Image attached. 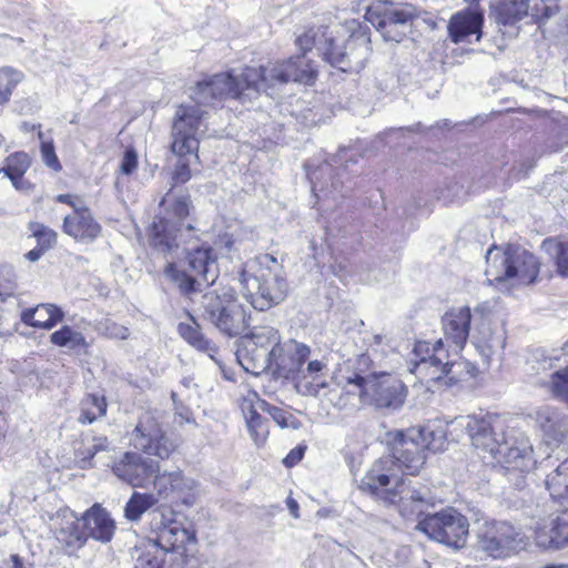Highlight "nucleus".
Returning <instances> with one entry per match:
<instances>
[{"label": "nucleus", "instance_id": "a18cd8bd", "mask_svg": "<svg viewBox=\"0 0 568 568\" xmlns=\"http://www.w3.org/2000/svg\"><path fill=\"white\" fill-rule=\"evenodd\" d=\"M257 408L267 413L273 420L282 428H297V422L293 415L281 407L274 406L264 399L257 398Z\"/></svg>", "mask_w": 568, "mask_h": 568}, {"label": "nucleus", "instance_id": "09e8293b", "mask_svg": "<svg viewBox=\"0 0 568 568\" xmlns=\"http://www.w3.org/2000/svg\"><path fill=\"white\" fill-rule=\"evenodd\" d=\"M324 367H325V365L321 361L315 359V361H311L307 364L306 374H305V372L302 373L305 378L306 377L312 378V381L310 383L311 385L307 390V393L310 395L316 396V395H318L321 388H324L327 386L326 383L320 381V373L323 371Z\"/></svg>", "mask_w": 568, "mask_h": 568}, {"label": "nucleus", "instance_id": "a211bd4d", "mask_svg": "<svg viewBox=\"0 0 568 568\" xmlns=\"http://www.w3.org/2000/svg\"><path fill=\"white\" fill-rule=\"evenodd\" d=\"M131 444L134 448L161 459L169 458L174 450L173 443L165 436L158 420L149 413L143 414L139 419L131 434Z\"/></svg>", "mask_w": 568, "mask_h": 568}, {"label": "nucleus", "instance_id": "052dcab7", "mask_svg": "<svg viewBox=\"0 0 568 568\" xmlns=\"http://www.w3.org/2000/svg\"><path fill=\"white\" fill-rule=\"evenodd\" d=\"M3 567L4 568H30L29 566H27L23 562V559L17 554L11 555L9 557V559L4 560Z\"/></svg>", "mask_w": 568, "mask_h": 568}, {"label": "nucleus", "instance_id": "473e14b6", "mask_svg": "<svg viewBox=\"0 0 568 568\" xmlns=\"http://www.w3.org/2000/svg\"><path fill=\"white\" fill-rule=\"evenodd\" d=\"M63 311L54 304H40L21 313V322L28 326L51 329L63 320Z\"/></svg>", "mask_w": 568, "mask_h": 568}, {"label": "nucleus", "instance_id": "cd10ccee", "mask_svg": "<svg viewBox=\"0 0 568 568\" xmlns=\"http://www.w3.org/2000/svg\"><path fill=\"white\" fill-rule=\"evenodd\" d=\"M85 541L92 538L102 544L109 542L115 531V523L109 511L100 504H94L82 515Z\"/></svg>", "mask_w": 568, "mask_h": 568}, {"label": "nucleus", "instance_id": "4d7b16f0", "mask_svg": "<svg viewBox=\"0 0 568 568\" xmlns=\"http://www.w3.org/2000/svg\"><path fill=\"white\" fill-rule=\"evenodd\" d=\"M234 244L232 235L223 234L215 241L213 250L215 253L219 251L220 254L229 253L233 250Z\"/></svg>", "mask_w": 568, "mask_h": 568}, {"label": "nucleus", "instance_id": "393cba45", "mask_svg": "<svg viewBox=\"0 0 568 568\" xmlns=\"http://www.w3.org/2000/svg\"><path fill=\"white\" fill-rule=\"evenodd\" d=\"M53 530L57 540L70 550L80 549L85 544L82 517L79 518L70 509L57 513L53 518Z\"/></svg>", "mask_w": 568, "mask_h": 568}, {"label": "nucleus", "instance_id": "79ce46f5", "mask_svg": "<svg viewBox=\"0 0 568 568\" xmlns=\"http://www.w3.org/2000/svg\"><path fill=\"white\" fill-rule=\"evenodd\" d=\"M106 412V402L103 396L89 394L81 403V414L78 420L81 424H92Z\"/></svg>", "mask_w": 568, "mask_h": 568}, {"label": "nucleus", "instance_id": "3c124183", "mask_svg": "<svg viewBox=\"0 0 568 568\" xmlns=\"http://www.w3.org/2000/svg\"><path fill=\"white\" fill-rule=\"evenodd\" d=\"M322 32H327L326 29H310L304 34H301L296 38V44L298 48L305 53L311 50L313 47L317 49L320 44L323 42Z\"/></svg>", "mask_w": 568, "mask_h": 568}, {"label": "nucleus", "instance_id": "f03ea898", "mask_svg": "<svg viewBox=\"0 0 568 568\" xmlns=\"http://www.w3.org/2000/svg\"><path fill=\"white\" fill-rule=\"evenodd\" d=\"M387 437L390 455L377 460L361 480L359 488L371 495H377L392 480L398 481L394 468L407 475H417L426 462V453L419 442L423 433L417 427L389 432Z\"/></svg>", "mask_w": 568, "mask_h": 568}, {"label": "nucleus", "instance_id": "423d86ee", "mask_svg": "<svg viewBox=\"0 0 568 568\" xmlns=\"http://www.w3.org/2000/svg\"><path fill=\"white\" fill-rule=\"evenodd\" d=\"M540 271V262L529 251L508 244L505 247L491 246L486 253L485 275L490 285L500 290L529 285Z\"/></svg>", "mask_w": 568, "mask_h": 568}, {"label": "nucleus", "instance_id": "72a5a7b5", "mask_svg": "<svg viewBox=\"0 0 568 568\" xmlns=\"http://www.w3.org/2000/svg\"><path fill=\"white\" fill-rule=\"evenodd\" d=\"M529 14V0H503L495 9V20L504 27H513Z\"/></svg>", "mask_w": 568, "mask_h": 568}, {"label": "nucleus", "instance_id": "412c9836", "mask_svg": "<svg viewBox=\"0 0 568 568\" xmlns=\"http://www.w3.org/2000/svg\"><path fill=\"white\" fill-rule=\"evenodd\" d=\"M535 542L544 550H564L568 548V508L538 523L535 528Z\"/></svg>", "mask_w": 568, "mask_h": 568}, {"label": "nucleus", "instance_id": "6e6d98bb", "mask_svg": "<svg viewBox=\"0 0 568 568\" xmlns=\"http://www.w3.org/2000/svg\"><path fill=\"white\" fill-rule=\"evenodd\" d=\"M104 333L113 338L125 339L129 335V329L114 322L106 321L104 324Z\"/></svg>", "mask_w": 568, "mask_h": 568}, {"label": "nucleus", "instance_id": "5701e85b", "mask_svg": "<svg viewBox=\"0 0 568 568\" xmlns=\"http://www.w3.org/2000/svg\"><path fill=\"white\" fill-rule=\"evenodd\" d=\"M377 498L383 499L388 504H397L400 515L405 518L416 516L422 519L425 515V510L429 506V500L425 496V493L416 489H387L383 487L379 489Z\"/></svg>", "mask_w": 568, "mask_h": 568}, {"label": "nucleus", "instance_id": "ddd939ff", "mask_svg": "<svg viewBox=\"0 0 568 568\" xmlns=\"http://www.w3.org/2000/svg\"><path fill=\"white\" fill-rule=\"evenodd\" d=\"M415 529L425 534L430 540L458 550L466 546L469 523L463 514L454 508H447L425 515L418 519Z\"/></svg>", "mask_w": 568, "mask_h": 568}, {"label": "nucleus", "instance_id": "49530a36", "mask_svg": "<svg viewBox=\"0 0 568 568\" xmlns=\"http://www.w3.org/2000/svg\"><path fill=\"white\" fill-rule=\"evenodd\" d=\"M28 229L37 240V246L48 251L57 243V233L41 223L30 222Z\"/></svg>", "mask_w": 568, "mask_h": 568}, {"label": "nucleus", "instance_id": "2f4dec72", "mask_svg": "<svg viewBox=\"0 0 568 568\" xmlns=\"http://www.w3.org/2000/svg\"><path fill=\"white\" fill-rule=\"evenodd\" d=\"M151 483L158 495L163 497L192 488V481L183 476L179 467L168 469L159 465V470L155 471Z\"/></svg>", "mask_w": 568, "mask_h": 568}, {"label": "nucleus", "instance_id": "39448f33", "mask_svg": "<svg viewBox=\"0 0 568 568\" xmlns=\"http://www.w3.org/2000/svg\"><path fill=\"white\" fill-rule=\"evenodd\" d=\"M371 357L361 354L355 361L354 372L342 377L347 398L366 396L378 408H400L406 399V386L389 374L371 372Z\"/></svg>", "mask_w": 568, "mask_h": 568}, {"label": "nucleus", "instance_id": "bf43d9fd", "mask_svg": "<svg viewBox=\"0 0 568 568\" xmlns=\"http://www.w3.org/2000/svg\"><path fill=\"white\" fill-rule=\"evenodd\" d=\"M108 447H109V442L105 436L94 437L91 447H89V449H88L89 457L93 458L95 454H98L99 452L106 450Z\"/></svg>", "mask_w": 568, "mask_h": 568}, {"label": "nucleus", "instance_id": "58836bf2", "mask_svg": "<svg viewBox=\"0 0 568 568\" xmlns=\"http://www.w3.org/2000/svg\"><path fill=\"white\" fill-rule=\"evenodd\" d=\"M158 499L152 494L134 491L124 507V517L136 521L141 516L156 504Z\"/></svg>", "mask_w": 568, "mask_h": 568}, {"label": "nucleus", "instance_id": "338daca9", "mask_svg": "<svg viewBox=\"0 0 568 568\" xmlns=\"http://www.w3.org/2000/svg\"><path fill=\"white\" fill-rule=\"evenodd\" d=\"M20 129L24 132H31L36 129V124H30L28 122H23L21 125H20Z\"/></svg>", "mask_w": 568, "mask_h": 568}, {"label": "nucleus", "instance_id": "f257e3e1", "mask_svg": "<svg viewBox=\"0 0 568 568\" xmlns=\"http://www.w3.org/2000/svg\"><path fill=\"white\" fill-rule=\"evenodd\" d=\"M315 78L313 63L304 55H297L282 62H268L260 68L233 69L205 78L191 89L190 97L196 103L214 108L226 99L251 101L261 92L272 97L271 90L277 84L290 81L310 84Z\"/></svg>", "mask_w": 568, "mask_h": 568}, {"label": "nucleus", "instance_id": "de8ad7c7", "mask_svg": "<svg viewBox=\"0 0 568 568\" xmlns=\"http://www.w3.org/2000/svg\"><path fill=\"white\" fill-rule=\"evenodd\" d=\"M558 6L551 0H537L534 6L529 4V14L536 23H542L547 19L555 16Z\"/></svg>", "mask_w": 568, "mask_h": 568}, {"label": "nucleus", "instance_id": "a878e982", "mask_svg": "<svg viewBox=\"0 0 568 568\" xmlns=\"http://www.w3.org/2000/svg\"><path fill=\"white\" fill-rule=\"evenodd\" d=\"M505 343L506 335L501 328L493 329L485 318L476 324L473 344L488 366L495 356H501Z\"/></svg>", "mask_w": 568, "mask_h": 568}, {"label": "nucleus", "instance_id": "603ef678", "mask_svg": "<svg viewBox=\"0 0 568 568\" xmlns=\"http://www.w3.org/2000/svg\"><path fill=\"white\" fill-rule=\"evenodd\" d=\"M551 389L555 395L568 400V367L559 369L551 375Z\"/></svg>", "mask_w": 568, "mask_h": 568}, {"label": "nucleus", "instance_id": "680f3d73", "mask_svg": "<svg viewBox=\"0 0 568 568\" xmlns=\"http://www.w3.org/2000/svg\"><path fill=\"white\" fill-rule=\"evenodd\" d=\"M175 412H176V415L183 420V422H186V423H193L194 419L192 418L191 416V412L189 410V408L184 407L183 405H180V406H175Z\"/></svg>", "mask_w": 568, "mask_h": 568}, {"label": "nucleus", "instance_id": "4c0bfd02", "mask_svg": "<svg viewBox=\"0 0 568 568\" xmlns=\"http://www.w3.org/2000/svg\"><path fill=\"white\" fill-rule=\"evenodd\" d=\"M30 158L26 152H16L6 159V165L0 169L12 182L16 189H20L23 175L30 166Z\"/></svg>", "mask_w": 568, "mask_h": 568}, {"label": "nucleus", "instance_id": "20e7f679", "mask_svg": "<svg viewBox=\"0 0 568 568\" xmlns=\"http://www.w3.org/2000/svg\"><path fill=\"white\" fill-rule=\"evenodd\" d=\"M409 371L426 383H443L453 386L458 382L474 377L476 366L465 358L449 359L444 339L435 343L418 341L415 343Z\"/></svg>", "mask_w": 568, "mask_h": 568}, {"label": "nucleus", "instance_id": "c85d7f7f", "mask_svg": "<svg viewBox=\"0 0 568 568\" xmlns=\"http://www.w3.org/2000/svg\"><path fill=\"white\" fill-rule=\"evenodd\" d=\"M484 14L478 11H462L454 14L448 23V32L454 43L464 41L470 34H477L476 41L481 37Z\"/></svg>", "mask_w": 568, "mask_h": 568}, {"label": "nucleus", "instance_id": "c9c22d12", "mask_svg": "<svg viewBox=\"0 0 568 568\" xmlns=\"http://www.w3.org/2000/svg\"><path fill=\"white\" fill-rule=\"evenodd\" d=\"M178 333L186 343L201 352L214 349L211 341L205 338L199 323L192 315H190V323H180L178 325Z\"/></svg>", "mask_w": 568, "mask_h": 568}, {"label": "nucleus", "instance_id": "b1692460", "mask_svg": "<svg viewBox=\"0 0 568 568\" xmlns=\"http://www.w3.org/2000/svg\"><path fill=\"white\" fill-rule=\"evenodd\" d=\"M311 349L305 344L298 343L294 339L281 344V351L274 356L272 368L284 378H295L302 369L304 363L310 357Z\"/></svg>", "mask_w": 568, "mask_h": 568}, {"label": "nucleus", "instance_id": "5fc2aeb1", "mask_svg": "<svg viewBox=\"0 0 568 568\" xmlns=\"http://www.w3.org/2000/svg\"><path fill=\"white\" fill-rule=\"evenodd\" d=\"M138 165V156L133 150H126L122 159L120 170L123 174H131Z\"/></svg>", "mask_w": 568, "mask_h": 568}, {"label": "nucleus", "instance_id": "c03bdc74", "mask_svg": "<svg viewBox=\"0 0 568 568\" xmlns=\"http://www.w3.org/2000/svg\"><path fill=\"white\" fill-rule=\"evenodd\" d=\"M417 429L423 433V439H419V442L423 443V448L425 452L429 450L436 453L444 449L446 443V432L440 426H425Z\"/></svg>", "mask_w": 568, "mask_h": 568}, {"label": "nucleus", "instance_id": "774afa93", "mask_svg": "<svg viewBox=\"0 0 568 568\" xmlns=\"http://www.w3.org/2000/svg\"><path fill=\"white\" fill-rule=\"evenodd\" d=\"M542 568H568L567 564H549L544 566Z\"/></svg>", "mask_w": 568, "mask_h": 568}, {"label": "nucleus", "instance_id": "e2e57ef3", "mask_svg": "<svg viewBox=\"0 0 568 568\" xmlns=\"http://www.w3.org/2000/svg\"><path fill=\"white\" fill-rule=\"evenodd\" d=\"M44 252L47 251L37 246L26 254V258L30 262H37L44 254Z\"/></svg>", "mask_w": 568, "mask_h": 568}, {"label": "nucleus", "instance_id": "864d4df0", "mask_svg": "<svg viewBox=\"0 0 568 568\" xmlns=\"http://www.w3.org/2000/svg\"><path fill=\"white\" fill-rule=\"evenodd\" d=\"M41 155L43 162L55 171L61 169L60 162L55 155L54 146L51 142H42Z\"/></svg>", "mask_w": 568, "mask_h": 568}, {"label": "nucleus", "instance_id": "aec40b11", "mask_svg": "<svg viewBox=\"0 0 568 568\" xmlns=\"http://www.w3.org/2000/svg\"><path fill=\"white\" fill-rule=\"evenodd\" d=\"M479 547L493 558H504L520 547V534L506 521L487 525L479 534Z\"/></svg>", "mask_w": 568, "mask_h": 568}, {"label": "nucleus", "instance_id": "0e129e2a", "mask_svg": "<svg viewBox=\"0 0 568 568\" xmlns=\"http://www.w3.org/2000/svg\"><path fill=\"white\" fill-rule=\"evenodd\" d=\"M286 505H287V508H288L291 515L294 518H298L300 514H298V504H297V501L295 499H293V498H287Z\"/></svg>", "mask_w": 568, "mask_h": 568}, {"label": "nucleus", "instance_id": "1a4fd4ad", "mask_svg": "<svg viewBox=\"0 0 568 568\" xmlns=\"http://www.w3.org/2000/svg\"><path fill=\"white\" fill-rule=\"evenodd\" d=\"M191 201L187 195H172L168 193L160 206L164 215H158L150 229V245L172 257H179L180 242L184 237H192L193 226L184 224V219L190 214Z\"/></svg>", "mask_w": 568, "mask_h": 568}, {"label": "nucleus", "instance_id": "4468645a", "mask_svg": "<svg viewBox=\"0 0 568 568\" xmlns=\"http://www.w3.org/2000/svg\"><path fill=\"white\" fill-rule=\"evenodd\" d=\"M417 17L416 8L409 3L377 1L368 7L365 19L382 34L384 40L400 42Z\"/></svg>", "mask_w": 568, "mask_h": 568}, {"label": "nucleus", "instance_id": "0eeeda50", "mask_svg": "<svg viewBox=\"0 0 568 568\" xmlns=\"http://www.w3.org/2000/svg\"><path fill=\"white\" fill-rule=\"evenodd\" d=\"M179 242L180 247L183 246L186 268L180 270L174 262H170L164 268V275L176 285L182 295L191 296L217 280V253L212 246L193 242L191 237Z\"/></svg>", "mask_w": 568, "mask_h": 568}, {"label": "nucleus", "instance_id": "f8f14e48", "mask_svg": "<svg viewBox=\"0 0 568 568\" xmlns=\"http://www.w3.org/2000/svg\"><path fill=\"white\" fill-rule=\"evenodd\" d=\"M323 42L317 47L323 60L343 72H359L369 54V39L364 32L353 33L341 42L327 32H322Z\"/></svg>", "mask_w": 568, "mask_h": 568}, {"label": "nucleus", "instance_id": "7c9ffc66", "mask_svg": "<svg viewBox=\"0 0 568 568\" xmlns=\"http://www.w3.org/2000/svg\"><path fill=\"white\" fill-rule=\"evenodd\" d=\"M534 418L547 443H560L565 438L567 422L557 408L541 407L536 410Z\"/></svg>", "mask_w": 568, "mask_h": 568}, {"label": "nucleus", "instance_id": "13d9d810", "mask_svg": "<svg viewBox=\"0 0 568 568\" xmlns=\"http://www.w3.org/2000/svg\"><path fill=\"white\" fill-rule=\"evenodd\" d=\"M304 453H305V446H296L295 448H293L287 455L286 457L283 459V464L286 466V467H293L295 466L298 462L302 460L303 456H304Z\"/></svg>", "mask_w": 568, "mask_h": 568}, {"label": "nucleus", "instance_id": "37998d69", "mask_svg": "<svg viewBox=\"0 0 568 568\" xmlns=\"http://www.w3.org/2000/svg\"><path fill=\"white\" fill-rule=\"evenodd\" d=\"M23 80V73L12 67L0 68V105L11 99L16 87Z\"/></svg>", "mask_w": 568, "mask_h": 568}, {"label": "nucleus", "instance_id": "4be33fe9", "mask_svg": "<svg viewBox=\"0 0 568 568\" xmlns=\"http://www.w3.org/2000/svg\"><path fill=\"white\" fill-rule=\"evenodd\" d=\"M473 321L471 311L468 306L454 307L447 311L442 317L444 344H449L454 352L459 353L469 337L470 324Z\"/></svg>", "mask_w": 568, "mask_h": 568}, {"label": "nucleus", "instance_id": "dca6fc26", "mask_svg": "<svg viewBox=\"0 0 568 568\" xmlns=\"http://www.w3.org/2000/svg\"><path fill=\"white\" fill-rule=\"evenodd\" d=\"M151 528L156 532V538L150 540L148 546L164 552L185 550L187 544H195L196 537L193 530L174 518V513L165 507L158 508L151 513Z\"/></svg>", "mask_w": 568, "mask_h": 568}, {"label": "nucleus", "instance_id": "2eb2a0df", "mask_svg": "<svg viewBox=\"0 0 568 568\" xmlns=\"http://www.w3.org/2000/svg\"><path fill=\"white\" fill-rule=\"evenodd\" d=\"M452 424L465 428L475 448L488 453L491 457L504 435H507L504 419L498 415L478 414L456 417Z\"/></svg>", "mask_w": 568, "mask_h": 568}, {"label": "nucleus", "instance_id": "c756f323", "mask_svg": "<svg viewBox=\"0 0 568 568\" xmlns=\"http://www.w3.org/2000/svg\"><path fill=\"white\" fill-rule=\"evenodd\" d=\"M342 170L343 169H338L335 173V170L331 164L324 163L308 174L312 183V191L317 199H336L337 194L343 195V182L336 178L341 174Z\"/></svg>", "mask_w": 568, "mask_h": 568}, {"label": "nucleus", "instance_id": "6ab92c4d", "mask_svg": "<svg viewBox=\"0 0 568 568\" xmlns=\"http://www.w3.org/2000/svg\"><path fill=\"white\" fill-rule=\"evenodd\" d=\"M111 468L120 480L132 487L144 488L151 484L152 477L159 470V462L135 452H125L113 462Z\"/></svg>", "mask_w": 568, "mask_h": 568}, {"label": "nucleus", "instance_id": "f704fd0d", "mask_svg": "<svg viewBox=\"0 0 568 568\" xmlns=\"http://www.w3.org/2000/svg\"><path fill=\"white\" fill-rule=\"evenodd\" d=\"M541 248L555 261L558 274L568 277V239H546Z\"/></svg>", "mask_w": 568, "mask_h": 568}, {"label": "nucleus", "instance_id": "6e6552de", "mask_svg": "<svg viewBox=\"0 0 568 568\" xmlns=\"http://www.w3.org/2000/svg\"><path fill=\"white\" fill-rule=\"evenodd\" d=\"M178 106L172 126V152L179 156L174 170V180L185 183L191 179L190 158L199 159L200 136L206 130L207 104L196 103Z\"/></svg>", "mask_w": 568, "mask_h": 568}, {"label": "nucleus", "instance_id": "ea45409f", "mask_svg": "<svg viewBox=\"0 0 568 568\" xmlns=\"http://www.w3.org/2000/svg\"><path fill=\"white\" fill-rule=\"evenodd\" d=\"M546 487L552 499L561 500L564 498L565 491H568V459L547 476Z\"/></svg>", "mask_w": 568, "mask_h": 568}, {"label": "nucleus", "instance_id": "7ed1b4c3", "mask_svg": "<svg viewBox=\"0 0 568 568\" xmlns=\"http://www.w3.org/2000/svg\"><path fill=\"white\" fill-rule=\"evenodd\" d=\"M243 296L257 311H266L283 302L288 283L283 264L271 254L246 261L239 273Z\"/></svg>", "mask_w": 568, "mask_h": 568}, {"label": "nucleus", "instance_id": "e433bc0d", "mask_svg": "<svg viewBox=\"0 0 568 568\" xmlns=\"http://www.w3.org/2000/svg\"><path fill=\"white\" fill-rule=\"evenodd\" d=\"M50 342L55 346L70 351L85 349L89 346L85 336L69 325H63L60 329L53 332L50 336Z\"/></svg>", "mask_w": 568, "mask_h": 568}, {"label": "nucleus", "instance_id": "f3484780", "mask_svg": "<svg viewBox=\"0 0 568 568\" xmlns=\"http://www.w3.org/2000/svg\"><path fill=\"white\" fill-rule=\"evenodd\" d=\"M493 458L506 469L528 471L536 464L534 448L526 436L519 429H507L503 436L499 447Z\"/></svg>", "mask_w": 568, "mask_h": 568}, {"label": "nucleus", "instance_id": "a19ab883", "mask_svg": "<svg viewBox=\"0 0 568 568\" xmlns=\"http://www.w3.org/2000/svg\"><path fill=\"white\" fill-rule=\"evenodd\" d=\"M245 422L254 444L256 446H263L268 436L267 420L257 413L256 408L251 406L245 413Z\"/></svg>", "mask_w": 568, "mask_h": 568}, {"label": "nucleus", "instance_id": "69168bd1", "mask_svg": "<svg viewBox=\"0 0 568 568\" xmlns=\"http://www.w3.org/2000/svg\"><path fill=\"white\" fill-rule=\"evenodd\" d=\"M57 201L61 202V203H65V204L72 206L74 210H75V207H79L70 194H59L57 196Z\"/></svg>", "mask_w": 568, "mask_h": 568}, {"label": "nucleus", "instance_id": "9b49d317", "mask_svg": "<svg viewBox=\"0 0 568 568\" xmlns=\"http://www.w3.org/2000/svg\"><path fill=\"white\" fill-rule=\"evenodd\" d=\"M281 351V336L272 326H257L240 338L236 358L253 375L272 368L276 353Z\"/></svg>", "mask_w": 568, "mask_h": 568}, {"label": "nucleus", "instance_id": "bb28decb", "mask_svg": "<svg viewBox=\"0 0 568 568\" xmlns=\"http://www.w3.org/2000/svg\"><path fill=\"white\" fill-rule=\"evenodd\" d=\"M63 231L78 242L91 243L101 233V225L93 219L85 206L75 207L72 214L63 220Z\"/></svg>", "mask_w": 568, "mask_h": 568}, {"label": "nucleus", "instance_id": "9d476101", "mask_svg": "<svg viewBox=\"0 0 568 568\" xmlns=\"http://www.w3.org/2000/svg\"><path fill=\"white\" fill-rule=\"evenodd\" d=\"M202 317L229 337L240 335L248 326L244 306L232 287L212 290L201 300Z\"/></svg>", "mask_w": 568, "mask_h": 568}, {"label": "nucleus", "instance_id": "8fccbe9b", "mask_svg": "<svg viewBox=\"0 0 568 568\" xmlns=\"http://www.w3.org/2000/svg\"><path fill=\"white\" fill-rule=\"evenodd\" d=\"M136 552L133 568H162L163 557L159 555V549L155 550L149 546V549L143 551L136 549Z\"/></svg>", "mask_w": 568, "mask_h": 568}]
</instances>
